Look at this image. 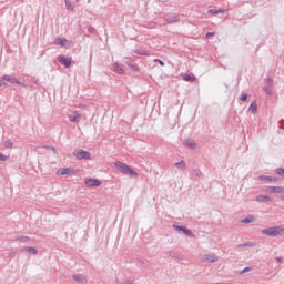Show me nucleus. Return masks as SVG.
<instances>
[{"instance_id": "1", "label": "nucleus", "mask_w": 284, "mask_h": 284, "mask_svg": "<svg viewBox=\"0 0 284 284\" xmlns=\"http://www.w3.org/2000/svg\"><path fill=\"white\" fill-rule=\"evenodd\" d=\"M263 236H268L271 239H276L277 236H283L284 227L283 225L271 226L262 230Z\"/></svg>"}, {"instance_id": "2", "label": "nucleus", "mask_w": 284, "mask_h": 284, "mask_svg": "<svg viewBox=\"0 0 284 284\" xmlns=\"http://www.w3.org/2000/svg\"><path fill=\"white\" fill-rule=\"evenodd\" d=\"M114 165L118 170H120V172H122V174H129V176H133L134 179H136V176H139V173H136V171H134V169L130 168L129 165H126L125 163H123L121 161H116L114 163Z\"/></svg>"}, {"instance_id": "3", "label": "nucleus", "mask_w": 284, "mask_h": 284, "mask_svg": "<svg viewBox=\"0 0 284 284\" xmlns=\"http://www.w3.org/2000/svg\"><path fill=\"white\" fill-rule=\"evenodd\" d=\"M73 156H75L79 161H90L92 159V154L83 149L74 150Z\"/></svg>"}, {"instance_id": "4", "label": "nucleus", "mask_w": 284, "mask_h": 284, "mask_svg": "<svg viewBox=\"0 0 284 284\" xmlns=\"http://www.w3.org/2000/svg\"><path fill=\"white\" fill-rule=\"evenodd\" d=\"M74 174H77V171L70 168H64L57 171V176H72Z\"/></svg>"}, {"instance_id": "5", "label": "nucleus", "mask_w": 284, "mask_h": 284, "mask_svg": "<svg viewBox=\"0 0 284 284\" xmlns=\"http://www.w3.org/2000/svg\"><path fill=\"white\" fill-rule=\"evenodd\" d=\"M173 227L176 230V232H183V234L189 236V239H194V233H192V231H190L187 227L181 225H173Z\"/></svg>"}, {"instance_id": "6", "label": "nucleus", "mask_w": 284, "mask_h": 284, "mask_svg": "<svg viewBox=\"0 0 284 284\" xmlns=\"http://www.w3.org/2000/svg\"><path fill=\"white\" fill-rule=\"evenodd\" d=\"M164 21H166V23H179L181 17H179V14L169 13L164 16Z\"/></svg>"}, {"instance_id": "7", "label": "nucleus", "mask_w": 284, "mask_h": 284, "mask_svg": "<svg viewBox=\"0 0 284 284\" xmlns=\"http://www.w3.org/2000/svg\"><path fill=\"white\" fill-rule=\"evenodd\" d=\"M202 261L203 263H216V261H219V256L214 254H204L202 256Z\"/></svg>"}, {"instance_id": "8", "label": "nucleus", "mask_w": 284, "mask_h": 284, "mask_svg": "<svg viewBox=\"0 0 284 284\" xmlns=\"http://www.w3.org/2000/svg\"><path fill=\"white\" fill-rule=\"evenodd\" d=\"M3 81H8V83H12L16 85H23L21 81H19L14 75H3Z\"/></svg>"}, {"instance_id": "9", "label": "nucleus", "mask_w": 284, "mask_h": 284, "mask_svg": "<svg viewBox=\"0 0 284 284\" xmlns=\"http://www.w3.org/2000/svg\"><path fill=\"white\" fill-rule=\"evenodd\" d=\"M84 183L88 187H99V185H101V181L97 179H87Z\"/></svg>"}, {"instance_id": "10", "label": "nucleus", "mask_w": 284, "mask_h": 284, "mask_svg": "<svg viewBox=\"0 0 284 284\" xmlns=\"http://www.w3.org/2000/svg\"><path fill=\"white\" fill-rule=\"evenodd\" d=\"M271 194H284V186H267Z\"/></svg>"}, {"instance_id": "11", "label": "nucleus", "mask_w": 284, "mask_h": 284, "mask_svg": "<svg viewBox=\"0 0 284 284\" xmlns=\"http://www.w3.org/2000/svg\"><path fill=\"white\" fill-rule=\"evenodd\" d=\"M73 281L79 284H85L88 283V278L81 274H73L72 275Z\"/></svg>"}, {"instance_id": "12", "label": "nucleus", "mask_w": 284, "mask_h": 284, "mask_svg": "<svg viewBox=\"0 0 284 284\" xmlns=\"http://www.w3.org/2000/svg\"><path fill=\"white\" fill-rule=\"evenodd\" d=\"M58 61L59 63H62V65H64L65 68H70V65H72V60H70V58L68 57H59Z\"/></svg>"}, {"instance_id": "13", "label": "nucleus", "mask_w": 284, "mask_h": 284, "mask_svg": "<svg viewBox=\"0 0 284 284\" xmlns=\"http://www.w3.org/2000/svg\"><path fill=\"white\" fill-rule=\"evenodd\" d=\"M69 121H71V123H79V121H81V114H79L78 111H73L72 114L69 115Z\"/></svg>"}, {"instance_id": "14", "label": "nucleus", "mask_w": 284, "mask_h": 284, "mask_svg": "<svg viewBox=\"0 0 284 284\" xmlns=\"http://www.w3.org/2000/svg\"><path fill=\"white\" fill-rule=\"evenodd\" d=\"M174 168H178V170L185 172V170H187V164L185 163V161L181 160L180 162L174 163Z\"/></svg>"}, {"instance_id": "15", "label": "nucleus", "mask_w": 284, "mask_h": 284, "mask_svg": "<svg viewBox=\"0 0 284 284\" xmlns=\"http://www.w3.org/2000/svg\"><path fill=\"white\" fill-rule=\"evenodd\" d=\"M255 201H257L258 203H270V201H272V197L267 195H257L255 197Z\"/></svg>"}, {"instance_id": "16", "label": "nucleus", "mask_w": 284, "mask_h": 284, "mask_svg": "<svg viewBox=\"0 0 284 284\" xmlns=\"http://www.w3.org/2000/svg\"><path fill=\"white\" fill-rule=\"evenodd\" d=\"M248 110L250 112H252V114H256V112H258V105L256 104V100L251 102Z\"/></svg>"}, {"instance_id": "17", "label": "nucleus", "mask_w": 284, "mask_h": 284, "mask_svg": "<svg viewBox=\"0 0 284 284\" xmlns=\"http://www.w3.org/2000/svg\"><path fill=\"white\" fill-rule=\"evenodd\" d=\"M184 145H186V148H190V150H196V142H194V140H185Z\"/></svg>"}, {"instance_id": "18", "label": "nucleus", "mask_w": 284, "mask_h": 284, "mask_svg": "<svg viewBox=\"0 0 284 284\" xmlns=\"http://www.w3.org/2000/svg\"><path fill=\"white\" fill-rule=\"evenodd\" d=\"M260 181H278V178L270 175H258Z\"/></svg>"}, {"instance_id": "19", "label": "nucleus", "mask_w": 284, "mask_h": 284, "mask_svg": "<svg viewBox=\"0 0 284 284\" xmlns=\"http://www.w3.org/2000/svg\"><path fill=\"white\" fill-rule=\"evenodd\" d=\"M223 12H225V11L222 9H210L207 11V14H213V17H216V14H223Z\"/></svg>"}, {"instance_id": "20", "label": "nucleus", "mask_w": 284, "mask_h": 284, "mask_svg": "<svg viewBox=\"0 0 284 284\" xmlns=\"http://www.w3.org/2000/svg\"><path fill=\"white\" fill-rule=\"evenodd\" d=\"M254 221H256V217H254L253 215H248L244 220H241V223L247 224V223H254Z\"/></svg>"}, {"instance_id": "21", "label": "nucleus", "mask_w": 284, "mask_h": 284, "mask_svg": "<svg viewBox=\"0 0 284 284\" xmlns=\"http://www.w3.org/2000/svg\"><path fill=\"white\" fill-rule=\"evenodd\" d=\"M55 45H65V43H68V39H65V38H58V39H55Z\"/></svg>"}, {"instance_id": "22", "label": "nucleus", "mask_w": 284, "mask_h": 284, "mask_svg": "<svg viewBox=\"0 0 284 284\" xmlns=\"http://www.w3.org/2000/svg\"><path fill=\"white\" fill-rule=\"evenodd\" d=\"M113 68L118 74H125V70H123V68H121V65H119L118 63H114Z\"/></svg>"}, {"instance_id": "23", "label": "nucleus", "mask_w": 284, "mask_h": 284, "mask_svg": "<svg viewBox=\"0 0 284 284\" xmlns=\"http://www.w3.org/2000/svg\"><path fill=\"white\" fill-rule=\"evenodd\" d=\"M23 252H29V254H32L33 256H37L38 254V251L32 246L23 248Z\"/></svg>"}, {"instance_id": "24", "label": "nucleus", "mask_w": 284, "mask_h": 284, "mask_svg": "<svg viewBox=\"0 0 284 284\" xmlns=\"http://www.w3.org/2000/svg\"><path fill=\"white\" fill-rule=\"evenodd\" d=\"M135 54H140V57H148L150 54V52L143 50V49H136L134 51Z\"/></svg>"}, {"instance_id": "25", "label": "nucleus", "mask_w": 284, "mask_h": 284, "mask_svg": "<svg viewBox=\"0 0 284 284\" xmlns=\"http://www.w3.org/2000/svg\"><path fill=\"white\" fill-rule=\"evenodd\" d=\"M183 80H184V81H187V82H190V83H192V82L196 81V78H195V77H192V75H190V74H185V75L183 77Z\"/></svg>"}, {"instance_id": "26", "label": "nucleus", "mask_w": 284, "mask_h": 284, "mask_svg": "<svg viewBox=\"0 0 284 284\" xmlns=\"http://www.w3.org/2000/svg\"><path fill=\"white\" fill-rule=\"evenodd\" d=\"M263 90L268 97H272L274 94V90L272 89V87H264Z\"/></svg>"}, {"instance_id": "27", "label": "nucleus", "mask_w": 284, "mask_h": 284, "mask_svg": "<svg viewBox=\"0 0 284 284\" xmlns=\"http://www.w3.org/2000/svg\"><path fill=\"white\" fill-rule=\"evenodd\" d=\"M256 245L254 242H245L243 244H239L237 247H254Z\"/></svg>"}, {"instance_id": "28", "label": "nucleus", "mask_w": 284, "mask_h": 284, "mask_svg": "<svg viewBox=\"0 0 284 284\" xmlns=\"http://www.w3.org/2000/svg\"><path fill=\"white\" fill-rule=\"evenodd\" d=\"M67 10H74V7L72 6V2L70 0H64Z\"/></svg>"}, {"instance_id": "29", "label": "nucleus", "mask_w": 284, "mask_h": 284, "mask_svg": "<svg viewBox=\"0 0 284 284\" xmlns=\"http://www.w3.org/2000/svg\"><path fill=\"white\" fill-rule=\"evenodd\" d=\"M246 272H252V267L251 266H246L243 270L239 271L237 274H245Z\"/></svg>"}, {"instance_id": "30", "label": "nucleus", "mask_w": 284, "mask_h": 284, "mask_svg": "<svg viewBox=\"0 0 284 284\" xmlns=\"http://www.w3.org/2000/svg\"><path fill=\"white\" fill-rule=\"evenodd\" d=\"M266 83H267V87H268V88H274V80H273L272 78L268 77V78L266 79Z\"/></svg>"}, {"instance_id": "31", "label": "nucleus", "mask_w": 284, "mask_h": 284, "mask_svg": "<svg viewBox=\"0 0 284 284\" xmlns=\"http://www.w3.org/2000/svg\"><path fill=\"white\" fill-rule=\"evenodd\" d=\"M275 174H278V176H284V169L283 168L275 169Z\"/></svg>"}, {"instance_id": "32", "label": "nucleus", "mask_w": 284, "mask_h": 284, "mask_svg": "<svg viewBox=\"0 0 284 284\" xmlns=\"http://www.w3.org/2000/svg\"><path fill=\"white\" fill-rule=\"evenodd\" d=\"M12 145H13L12 141H10V140L4 141V148L7 150H10V148H12Z\"/></svg>"}, {"instance_id": "33", "label": "nucleus", "mask_w": 284, "mask_h": 284, "mask_svg": "<svg viewBox=\"0 0 284 284\" xmlns=\"http://www.w3.org/2000/svg\"><path fill=\"white\" fill-rule=\"evenodd\" d=\"M88 32H89V34H97V29H94V27H90L88 29Z\"/></svg>"}, {"instance_id": "34", "label": "nucleus", "mask_w": 284, "mask_h": 284, "mask_svg": "<svg viewBox=\"0 0 284 284\" xmlns=\"http://www.w3.org/2000/svg\"><path fill=\"white\" fill-rule=\"evenodd\" d=\"M154 63H160L162 67L165 65V62L161 59H154Z\"/></svg>"}, {"instance_id": "35", "label": "nucleus", "mask_w": 284, "mask_h": 284, "mask_svg": "<svg viewBox=\"0 0 284 284\" xmlns=\"http://www.w3.org/2000/svg\"><path fill=\"white\" fill-rule=\"evenodd\" d=\"M241 101H243V102L247 101V94L246 93H243L241 95Z\"/></svg>"}, {"instance_id": "36", "label": "nucleus", "mask_w": 284, "mask_h": 284, "mask_svg": "<svg viewBox=\"0 0 284 284\" xmlns=\"http://www.w3.org/2000/svg\"><path fill=\"white\" fill-rule=\"evenodd\" d=\"M0 161H8V156L0 154Z\"/></svg>"}, {"instance_id": "37", "label": "nucleus", "mask_w": 284, "mask_h": 284, "mask_svg": "<svg viewBox=\"0 0 284 284\" xmlns=\"http://www.w3.org/2000/svg\"><path fill=\"white\" fill-rule=\"evenodd\" d=\"M275 260H276L277 263H283V261H284L283 256H277Z\"/></svg>"}, {"instance_id": "38", "label": "nucleus", "mask_w": 284, "mask_h": 284, "mask_svg": "<svg viewBox=\"0 0 284 284\" xmlns=\"http://www.w3.org/2000/svg\"><path fill=\"white\" fill-rule=\"evenodd\" d=\"M210 37H214V32L206 33V39H210Z\"/></svg>"}, {"instance_id": "39", "label": "nucleus", "mask_w": 284, "mask_h": 284, "mask_svg": "<svg viewBox=\"0 0 284 284\" xmlns=\"http://www.w3.org/2000/svg\"><path fill=\"white\" fill-rule=\"evenodd\" d=\"M10 256H11V258H14V256H17V252H11Z\"/></svg>"}, {"instance_id": "40", "label": "nucleus", "mask_w": 284, "mask_h": 284, "mask_svg": "<svg viewBox=\"0 0 284 284\" xmlns=\"http://www.w3.org/2000/svg\"><path fill=\"white\" fill-rule=\"evenodd\" d=\"M1 85H3V81L0 80V88H1Z\"/></svg>"}, {"instance_id": "41", "label": "nucleus", "mask_w": 284, "mask_h": 284, "mask_svg": "<svg viewBox=\"0 0 284 284\" xmlns=\"http://www.w3.org/2000/svg\"><path fill=\"white\" fill-rule=\"evenodd\" d=\"M50 150H52L54 152V148L53 146H51Z\"/></svg>"}, {"instance_id": "42", "label": "nucleus", "mask_w": 284, "mask_h": 284, "mask_svg": "<svg viewBox=\"0 0 284 284\" xmlns=\"http://www.w3.org/2000/svg\"><path fill=\"white\" fill-rule=\"evenodd\" d=\"M22 239H24V240H26V239H28V237H22Z\"/></svg>"}]
</instances>
